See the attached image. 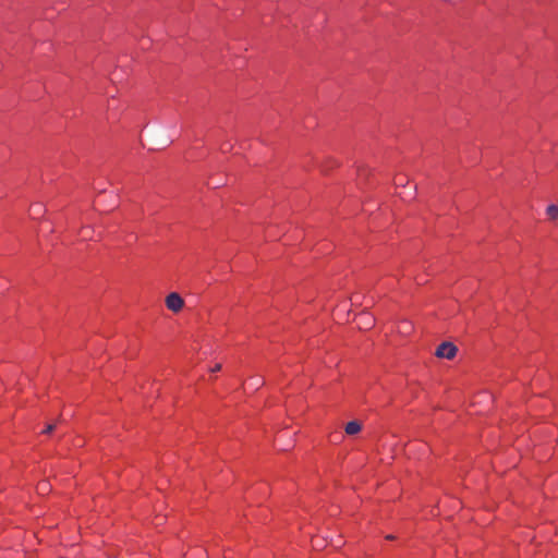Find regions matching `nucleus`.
<instances>
[{
	"instance_id": "3",
	"label": "nucleus",
	"mask_w": 558,
	"mask_h": 558,
	"mask_svg": "<svg viewBox=\"0 0 558 558\" xmlns=\"http://www.w3.org/2000/svg\"><path fill=\"white\" fill-rule=\"evenodd\" d=\"M362 424L359 421H351L345 425V433L350 436L356 435L361 432Z\"/></svg>"
},
{
	"instance_id": "5",
	"label": "nucleus",
	"mask_w": 558,
	"mask_h": 558,
	"mask_svg": "<svg viewBox=\"0 0 558 558\" xmlns=\"http://www.w3.org/2000/svg\"><path fill=\"white\" fill-rule=\"evenodd\" d=\"M37 489H38V492H39L40 494H44V493L48 492V489H49V485H48V483H47V482H41V483L38 485Z\"/></svg>"
},
{
	"instance_id": "2",
	"label": "nucleus",
	"mask_w": 558,
	"mask_h": 558,
	"mask_svg": "<svg viewBox=\"0 0 558 558\" xmlns=\"http://www.w3.org/2000/svg\"><path fill=\"white\" fill-rule=\"evenodd\" d=\"M166 306L173 313H179L184 306V300L177 292H171L166 298Z\"/></svg>"
},
{
	"instance_id": "11",
	"label": "nucleus",
	"mask_w": 558,
	"mask_h": 558,
	"mask_svg": "<svg viewBox=\"0 0 558 558\" xmlns=\"http://www.w3.org/2000/svg\"><path fill=\"white\" fill-rule=\"evenodd\" d=\"M386 538H387V539H392V538H393V536H392V535H387V537H386Z\"/></svg>"
},
{
	"instance_id": "7",
	"label": "nucleus",
	"mask_w": 558,
	"mask_h": 558,
	"mask_svg": "<svg viewBox=\"0 0 558 558\" xmlns=\"http://www.w3.org/2000/svg\"><path fill=\"white\" fill-rule=\"evenodd\" d=\"M221 369V364H216L213 368H211V372H219Z\"/></svg>"
},
{
	"instance_id": "8",
	"label": "nucleus",
	"mask_w": 558,
	"mask_h": 558,
	"mask_svg": "<svg viewBox=\"0 0 558 558\" xmlns=\"http://www.w3.org/2000/svg\"><path fill=\"white\" fill-rule=\"evenodd\" d=\"M368 319V326H372L374 324V319L369 316H365Z\"/></svg>"
},
{
	"instance_id": "4",
	"label": "nucleus",
	"mask_w": 558,
	"mask_h": 558,
	"mask_svg": "<svg viewBox=\"0 0 558 558\" xmlns=\"http://www.w3.org/2000/svg\"><path fill=\"white\" fill-rule=\"evenodd\" d=\"M546 214L551 220L558 219V205L551 204L546 208Z\"/></svg>"
},
{
	"instance_id": "10",
	"label": "nucleus",
	"mask_w": 558,
	"mask_h": 558,
	"mask_svg": "<svg viewBox=\"0 0 558 558\" xmlns=\"http://www.w3.org/2000/svg\"><path fill=\"white\" fill-rule=\"evenodd\" d=\"M254 384L262 385L263 383L260 380H254Z\"/></svg>"
},
{
	"instance_id": "1",
	"label": "nucleus",
	"mask_w": 558,
	"mask_h": 558,
	"mask_svg": "<svg viewBox=\"0 0 558 558\" xmlns=\"http://www.w3.org/2000/svg\"><path fill=\"white\" fill-rule=\"evenodd\" d=\"M457 352L458 348L452 342L445 341L437 347L435 355L439 359L452 360Z\"/></svg>"
},
{
	"instance_id": "6",
	"label": "nucleus",
	"mask_w": 558,
	"mask_h": 558,
	"mask_svg": "<svg viewBox=\"0 0 558 558\" xmlns=\"http://www.w3.org/2000/svg\"><path fill=\"white\" fill-rule=\"evenodd\" d=\"M56 425L54 424H48L46 428L43 430L44 434H50L54 430Z\"/></svg>"
},
{
	"instance_id": "9",
	"label": "nucleus",
	"mask_w": 558,
	"mask_h": 558,
	"mask_svg": "<svg viewBox=\"0 0 558 558\" xmlns=\"http://www.w3.org/2000/svg\"><path fill=\"white\" fill-rule=\"evenodd\" d=\"M254 384L262 385L263 383L260 380H254Z\"/></svg>"
}]
</instances>
